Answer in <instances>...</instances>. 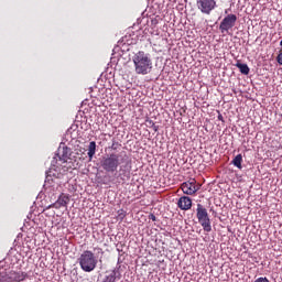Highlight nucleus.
<instances>
[{
	"instance_id": "1",
	"label": "nucleus",
	"mask_w": 282,
	"mask_h": 282,
	"mask_svg": "<svg viewBox=\"0 0 282 282\" xmlns=\"http://www.w3.org/2000/svg\"><path fill=\"white\" fill-rule=\"evenodd\" d=\"M120 164H126V166L131 169V161L129 160L127 153H111L101 161V167L104 171H106V173H116Z\"/></svg>"
},
{
	"instance_id": "2",
	"label": "nucleus",
	"mask_w": 282,
	"mask_h": 282,
	"mask_svg": "<svg viewBox=\"0 0 282 282\" xmlns=\"http://www.w3.org/2000/svg\"><path fill=\"white\" fill-rule=\"evenodd\" d=\"M132 63L134 64V72L141 76H147L151 74L153 69V59L151 55L144 51H139L132 57Z\"/></svg>"
},
{
	"instance_id": "3",
	"label": "nucleus",
	"mask_w": 282,
	"mask_h": 282,
	"mask_svg": "<svg viewBox=\"0 0 282 282\" xmlns=\"http://www.w3.org/2000/svg\"><path fill=\"white\" fill-rule=\"evenodd\" d=\"M78 263L84 272H94L98 265V258L89 250H85L78 258Z\"/></svg>"
},
{
	"instance_id": "4",
	"label": "nucleus",
	"mask_w": 282,
	"mask_h": 282,
	"mask_svg": "<svg viewBox=\"0 0 282 282\" xmlns=\"http://www.w3.org/2000/svg\"><path fill=\"white\" fill-rule=\"evenodd\" d=\"M69 148L65 145H59L57 154L52 161V166H54V169H59L61 166L62 169H69V166H67V160H69Z\"/></svg>"
},
{
	"instance_id": "5",
	"label": "nucleus",
	"mask_w": 282,
	"mask_h": 282,
	"mask_svg": "<svg viewBox=\"0 0 282 282\" xmlns=\"http://www.w3.org/2000/svg\"><path fill=\"white\" fill-rule=\"evenodd\" d=\"M196 217L198 219V224H200L205 232L213 231V225H210V217L208 216V209H206L204 205L197 204Z\"/></svg>"
},
{
	"instance_id": "6",
	"label": "nucleus",
	"mask_w": 282,
	"mask_h": 282,
	"mask_svg": "<svg viewBox=\"0 0 282 282\" xmlns=\"http://www.w3.org/2000/svg\"><path fill=\"white\" fill-rule=\"evenodd\" d=\"M197 9L203 14H210L213 10L217 8V1L215 0H196Z\"/></svg>"
},
{
	"instance_id": "7",
	"label": "nucleus",
	"mask_w": 282,
	"mask_h": 282,
	"mask_svg": "<svg viewBox=\"0 0 282 282\" xmlns=\"http://www.w3.org/2000/svg\"><path fill=\"white\" fill-rule=\"evenodd\" d=\"M235 23H237L236 14H228L227 17H225L219 25L221 34H228V31L235 28Z\"/></svg>"
},
{
	"instance_id": "8",
	"label": "nucleus",
	"mask_w": 282,
	"mask_h": 282,
	"mask_svg": "<svg viewBox=\"0 0 282 282\" xmlns=\"http://www.w3.org/2000/svg\"><path fill=\"white\" fill-rule=\"evenodd\" d=\"M200 185L197 184L195 178H191L189 181L184 182L181 185V189L183 191L184 195H195L197 191H199Z\"/></svg>"
},
{
	"instance_id": "9",
	"label": "nucleus",
	"mask_w": 282,
	"mask_h": 282,
	"mask_svg": "<svg viewBox=\"0 0 282 282\" xmlns=\"http://www.w3.org/2000/svg\"><path fill=\"white\" fill-rule=\"evenodd\" d=\"M177 206L181 210H191L193 208V199L188 196H183L178 199Z\"/></svg>"
},
{
	"instance_id": "10",
	"label": "nucleus",
	"mask_w": 282,
	"mask_h": 282,
	"mask_svg": "<svg viewBox=\"0 0 282 282\" xmlns=\"http://www.w3.org/2000/svg\"><path fill=\"white\" fill-rule=\"evenodd\" d=\"M26 278H28V273L22 271H19V272L10 271L8 274L9 281L21 282V281H25Z\"/></svg>"
},
{
	"instance_id": "11",
	"label": "nucleus",
	"mask_w": 282,
	"mask_h": 282,
	"mask_svg": "<svg viewBox=\"0 0 282 282\" xmlns=\"http://www.w3.org/2000/svg\"><path fill=\"white\" fill-rule=\"evenodd\" d=\"M69 204V195L61 194L57 200L52 205V208H63Z\"/></svg>"
},
{
	"instance_id": "12",
	"label": "nucleus",
	"mask_w": 282,
	"mask_h": 282,
	"mask_svg": "<svg viewBox=\"0 0 282 282\" xmlns=\"http://www.w3.org/2000/svg\"><path fill=\"white\" fill-rule=\"evenodd\" d=\"M94 155H96V141H91L88 145L89 162H91V160H94Z\"/></svg>"
},
{
	"instance_id": "13",
	"label": "nucleus",
	"mask_w": 282,
	"mask_h": 282,
	"mask_svg": "<svg viewBox=\"0 0 282 282\" xmlns=\"http://www.w3.org/2000/svg\"><path fill=\"white\" fill-rule=\"evenodd\" d=\"M243 162V156L241 154H238L235 156V159L231 161V164L236 166L237 169H242L241 163Z\"/></svg>"
},
{
	"instance_id": "14",
	"label": "nucleus",
	"mask_w": 282,
	"mask_h": 282,
	"mask_svg": "<svg viewBox=\"0 0 282 282\" xmlns=\"http://www.w3.org/2000/svg\"><path fill=\"white\" fill-rule=\"evenodd\" d=\"M236 67H238V69L245 74V76H248V74H250V67H248V64H241V63H237Z\"/></svg>"
},
{
	"instance_id": "15",
	"label": "nucleus",
	"mask_w": 282,
	"mask_h": 282,
	"mask_svg": "<svg viewBox=\"0 0 282 282\" xmlns=\"http://www.w3.org/2000/svg\"><path fill=\"white\" fill-rule=\"evenodd\" d=\"M105 282H116V271H112L109 275H107Z\"/></svg>"
},
{
	"instance_id": "16",
	"label": "nucleus",
	"mask_w": 282,
	"mask_h": 282,
	"mask_svg": "<svg viewBox=\"0 0 282 282\" xmlns=\"http://www.w3.org/2000/svg\"><path fill=\"white\" fill-rule=\"evenodd\" d=\"M253 282H270V280H268V278L261 276V278L256 279Z\"/></svg>"
},
{
	"instance_id": "17",
	"label": "nucleus",
	"mask_w": 282,
	"mask_h": 282,
	"mask_svg": "<svg viewBox=\"0 0 282 282\" xmlns=\"http://www.w3.org/2000/svg\"><path fill=\"white\" fill-rule=\"evenodd\" d=\"M276 61L279 65H282V52L278 55Z\"/></svg>"
},
{
	"instance_id": "18",
	"label": "nucleus",
	"mask_w": 282,
	"mask_h": 282,
	"mask_svg": "<svg viewBox=\"0 0 282 282\" xmlns=\"http://www.w3.org/2000/svg\"><path fill=\"white\" fill-rule=\"evenodd\" d=\"M149 219H151V221H156L158 218L155 217V215L150 214Z\"/></svg>"
},
{
	"instance_id": "19",
	"label": "nucleus",
	"mask_w": 282,
	"mask_h": 282,
	"mask_svg": "<svg viewBox=\"0 0 282 282\" xmlns=\"http://www.w3.org/2000/svg\"><path fill=\"white\" fill-rule=\"evenodd\" d=\"M218 120H224V117H221V115L218 117Z\"/></svg>"
}]
</instances>
